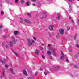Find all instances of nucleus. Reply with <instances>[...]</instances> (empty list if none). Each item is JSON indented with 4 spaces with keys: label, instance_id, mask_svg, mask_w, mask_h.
I'll use <instances>...</instances> for the list:
<instances>
[{
    "label": "nucleus",
    "instance_id": "1",
    "mask_svg": "<svg viewBox=\"0 0 79 79\" xmlns=\"http://www.w3.org/2000/svg\"><path fill=\"white\" fill-rule=\"evenodd\" d=\"M28 45L29 47H31V46H32V44L35 43V41L33 40H32L31 39H28Z\"/></svg>",
    "mask_w": 79,
    "mask_h": 79
},
{
    "label": "nucleus",
    "instance_id": "2",
    "mask_svg": "<svg viewBox=\"0 0 79 79\" xmlns=\"http://www.w3.org/2000/svg\"><path fill=\"white\" fill-rule=\"evenodd\" d=\"M64 30L63 29H59V32L61 34L63 35L64 34Z\"/></svg>",
    "mask_w": 79,
    "mask_h": 79
},
{
    "label": "nucleus",
    "instance_id": "3",
    "mask_svg": "<svg viewBox=\"0 0 79 79\" xmlns=\"http://www.w3.org/2000/svg\"><path fill=\"white\" fill-rule=\"evenodd\" d=\"M1 61L2 63V65H4V64H5V63H6V60L4 59L3 60H1Z\"/></svg>",
    "mask_w": 79,
    "mask_h": 79
},
{
    "label": "nucleus",
    "instance_id": "4",
    "mask_svg": "<svg viewBox=\"0 0 79 79\" xmlns=\"http://www.w3.org/2000/svg\"><path fill=\"white\" fill-rule=\"evenodd\" d=\"M62 54L63 55V56H61L60 59L63 60H64V57H66V55H64L63 52L62 53Z\"/></svg>",
    "mask_w": 79,
    "mask_h": 79
},
{
    "label": "nucleus",
    "instance_id": "5",
    "mask_svg": "<svg viewBox=\"0 0 79 79\" xmlns=\"http://www.w3.org/2000/svg\"><path fill=\"white\" fill-rule=\"evenodd\" d=\"M54 27V26L52 25H49V29H50V30H53V27Z\"/></svg>",
    "mask_w": 79,
    "mask_h": 79
},
{
    "label": "nucleus",
    "instance_id": "6",
    "mask_svg": "<svg viewBox=\"0 0 79 79\" xmlns=\"http://www.w3.org/2000/svg\"><path fill=\"white\" fill-rule=\"evenodd\" d=\"M60 68V67L57 66L56 67H55L54 69V70L56 71H57L58 69H59Z\"/></svg>",
    "mask_w": 79,
    "mask_h": 79
},
{
    "label": "nucleus",
    "instance_id": "7",
    "mask_svg": "<svg viewBox=\"0 0 79 79\" xmlns=\"http://www.w3.org/2000/svg\"><path fill=\"white\" fill-rule=\"evenodd\" d=\"M12 39H13V42L14 44H16V39H15L13 36L12 37Z\"/></svg>",
    "mask_w": 79,
    "mask_h": 79
},
{
    "label": "nucleus",
    "instance_id": "8",
    "mask_svg": "<svg viewBox=\"0 0 79 79\" xmlns=\"http://www.w3.org/2000/svg\"><path fill=\"white\" fill-rule=\"evenodd\" d=\"M23 73L24 75H25V76H27V71H26V70L25 69L23 70Z\"/></svg>",
    "mask_w": 79,
    "mask_h": 79
},
{
    "label": "nucleus",
    "instance_id": "9",
    "mask_svg": "<svg viewBox=\"0 0 79 79\" xmlns=\"http://www.w3.org/2000/svg\"><path fill=\"white\" fill-rule=\"evenodd\" d=\"M19 33V32H18L17 31H14V34H15V35H18V34Z\"/></svg>",
    "mask_w": 79,
    "mask_h": 79
},
{
    "label": "nucleus",
    "instance_id": "10",
    "mask_svg": "<svg viewBox=\"0 0 79 79\" xmlns=\"http://www.w3.org/2000/svg\"><path fill=\"white\" fill-rule=\"evenodd\" d=\"M47 53L48 55H49V56L51 55V54H52V52L49 51H48L47 52Z\"/></svg>",
    "mask_w": 79,
    "mask_h": 79
},
{
    "label": "nucleus",
    "instance_id": "11",
    "mask_svg": "<svg viewBox=\"0 0 79 79\" xmlns=\"http://www.w3.org/2000/svg\"><path fill=\"white\" fill-rule=\"evenodd\" d=\"M60 15L59 14H58L57 15V17H56V19L60 20Z\"/></svg>",
    "mask_w": 79,
    "mask_h": 79
},
{
    "label": "nucleus",
    "instance_id": "12",
    "mask_svg": "<svg viewBox=\"0 0 79 79\" xmlns=\"http://www.w3.org/2000/svg\"><path fill=\"white\" fill-rule=\"evenodd\" d=\"M5 76V73L4 72H3L2 73V74L0 77H3Z\"/></svg>",
    "mask_w": 79,
    "mask_h": 79
},
{
    "label": "nucleus",
    "instance_id": "13",
    "mask_svg": "<svg viewBox=\"0 0 79 79\" xmlns=\"http://www.w3.org/2000/svg\"><path fill=\"white\" fill-rule=\"evenodd\" d=\"M24 22H26V23H30V21L29 20H27L26 19L24 20Z\"/></svg>",
    "mask_w": 79,
    "mask_h": 79
},
{
    "label": "nucleus",
    "instance_id": "14",
    "mask_svg": "<svg viewBox=\"0 0 79 79\" xmlns=\"http://www.w3.org/2000/svg\"><path fill=\"white\" fill-rule=\"evenodd\" d=\"M9 44L10 47H13V42H10Z\"/></svg>",
    "mask_w": 79,
    "mask_h": 79
},
{
    "label": "nucleus",
    "instance_id": "15",
    "mask_svg": "<svg viewBox=\"0 0 79 79\" xmlns=\"http://www.w3.org/2000/svg\"><path fill=\"white\" fill-rule=\"evenodd\" d=\"M35 52L36 53L37 55H38V56H39V51L37 50H36L35 51Z\"/></svg>",
    "mask_w": 79,
    "mask_h": 79
},
{
    "label": "nucleus",
    "instance_id": "16",
    "mask_svg": "<svg viewBox=\"0 0 79 79\" xmlns=\"http://www.w3.org/2000/svg\"><path fill=\"white\" fill-rule=\"evenodd\" d=\"M56 50V49H53V52H54V55L55 56L56 55V53H55Z\"/></svg>",
    "mask_w": 79,
    "mask_h": 79
},
{
    "label": "nucleus",
    "instance_id": "17",
    "mask_svg": "<svg viewBox=\"0 0 79 79\" xmlns=\"http://www.w3.org/2000/svg\"><path fill=\"white\" fill-rule=\"evenodd\" d=\"M77 34H76L75 35V36L74 37V38L75 39V40H76V37H77Z\"/></svg>",
    "mask_w": 79,
    "mask_h": 79
},
{
    "label": "nucleus",
    "instance_id": "18",
    "mask_svg": "<svg viewBox=\"0 0 79 79\" xmlns=\"http://www.w3.org/2000/svg\"><path fill=\"white\" fill-rule=\"evenodd\" d=\"M26 5H27V6H28L30 4L29 3V2H27L26 3Z\"/></svg>",
    "mask_w": 79,
    "mask_h": 79
},
{
    "label": "nucleus",
    "instance_id": "19",
    "mask_svg": "<svg viewBox=\"0 0 79 79\" xmlns=\"http://www.w3.org/2000/svg\"><path fill=\"white\" fill-rule=\"evenodd\" d=\"M38 73H39V72H38V71H36L35 73V76H37V74H38Z\"/></svg>",
    "mask_w": 79,
    "mask_h": 79
},
{
    "label": "nucleus",
    "instance_id": "20",
    "mask_svg": "<svg viewBox=\"0 0 79 79\" xmlns=\"http://www.w3.org/2000/svg\"><path fill=\"white\" fill-rule=\"evenodd\" d=\"M67 31H68L69 30V29H70V27H67Z\"/></svg>",
    "mask_w": 79,
    "mask_h": 79
},
{
    "label": "nucleus",
    "instance_id": "21",
    "mask_svg": "<svg viewBox=\"0 0 79 79\" xmlns=\"http://www.w3.org/2000/svg\"><path fill=\"white\" fill-rule=\"evenodd\" d=\"M27 15L28 16H29L30 17H31V15L30 13H27Z\"/></svg>",
    "mask_w": 79,
    "mask_h": 79
},
{
    "label": "nucleus",
    "instance_id": "22",
    "mask_svg": "<svg viewBox=\"0 0 79 79\" xmlns=\"http://www.w3.org/2000/svg\"><path fill=\"white\" fill-rule=\"evenodd\" d=\"M10 71L11 72H13V69L10 68Z\"/></svg>",
    "mask_w": 79,
    "mask_h": 79
},
{
    "label": "nucleus",
    "instance_id": "23",
    "mask_svg": "<svg viewBox=\"0 0 79 79\" xmlns=\"http://www.w3.org/2000/svg\"><path fill=\"white\" fill-rule=\"evenodd\" d=\"M56 38L57 39H60V36H56Z\"/></svg>",
    "mask_w": 79,
    "mask_h": 79
},
{
    "label": "nucleus",
    "instance_id": "24",
    "mask_svg": "<svg viewBox=\"0 0 79 79\" xmlns=\"http://www.w3.org/2000/svg\"><path fill=\"white\" fill-rule=\"evenodd\" d=\"M5 68H8V66L7 65L5 64Z\"/></svg>",
    "mask_w": 79,
    "mask_h": 79
},
{
    "label": "nucleus",
    "instance_id": "25",
    "mask_svg": "<svg viewBox=\"0 0 79 79\" xmlns=\"http://www.w3.org/2000/svg\"><path fill=\"white\" fill-rule=\"evenodd\" d=\"M24 1H23V0H21V3H22V4H23V3H24Z\"/></svg>",
    "mask_w": 79,
    "mask_h": 79
},
{
    "label": "nucleus",
    "instance_id": "26",
    "mask_svg": "<svg viewBox=\"0 0 79 79\" xmlns=\"http://www.w3.org/2000/svg\"><path fill=\"white\" fill-rule=\"evenodd\" d=\"M1 15H4V12L3 11H2L1 12Z\"/></svg>",
    "mask_w": 79,
    "mask_h": 79
},
{
    "label": "nucleus",
    "instance_id": "27",
    "mask_svg": "<svg viewBox=\"0 0 79 79\" xmlns=\"http://www.w3.org/2000/svg\"><path fill=\"white\" fill-rule=\"evenodd\" d=\"M40 49L41 50H43V48H42V47H41V46H40Z\"/></svg>",
    "mask_w": 79,
    "mask_h": 79
},
{
    "label": "nucleus",
    "instance_id": "28",
    "mask_svg": "<svg viewBox=\"0 0 79 79\" xmlns=\"http://www.w3.org/2000/svg\"><path fill=\"white\" fill-rule=\"evenodd\" d=\"M42 58H43V59H45V56L44 55H42Z\"/></svg>",
    "mask_w": 79,
    "mask_h": 79
},
{
    "label": "nucleus",
    "instance_id": "29",
    "mask_svg": "<svg viewBox=\"0 0 79 79\" xmlns=\"http://www.w3.org/2000/svg\"><path fill=\"white\" fill-rule=\"evenodd\" d=\"M14 53L15 55H16L17 56H18V54L17 53H16L14 52Z\"/></svg>",
    "mask_w": 79,
    "mask_h": 79
},
{
    "label": "nucleus",
    "instance_id": "30",
    "mask_svg": "<svg viewBox=\"0 0 79 79\" xmlns=\"http://www.w3.org/2000/svg\"><path fill=\"white\" fill-rule=\"evenodd\" d=\"M3 38H5V39H6V38H7V36H6V35L4 36Z\"/></svg>",
    "mask_w": 79,
    "mask_h": 79
},
{
    "label": "nucleus",
    "instance_id": "31",
    "mask_svg": "<svg viewBox=\"0 0 79 79\" xmlns=\"http://www.w3.org/2000/svg\"><path fill=\"white\" fill-rule=\"evenodd\" d=\"M6 48H8V45L6 44Z\"/></svg>",
    "mask_w": 79,
    "mask_h": 79
},
{
    "label": "nucleus",
    "instance_id": "32",
    "mask_svg": "<svg viewBox=\"0 0 79 79\" xmlns=\"http://www.w3.org/2000/svg\"><path fill=\"white\" fill-rule=\"evenodd\" d=\"M74 67L75 68H77L78 67L77 66H76V65H74Z\"/></svg>",
    "mask_w": 79,
    "mask_h": 79
},
{
    "label": "nucleus",
    "instance_id": "33",
    "mask_svg": "<svg viewBox=\"0 0 79 79\" xmlns=\"http://www.w3.org/2000/svg\"><path fill=\"white\" fill-rule=\"evenodd\" d=\"M8 4H10V5H12V2H9V3H8Z\"/></svg>",
    "mask_w": 79,
    "mask_h": 79
},
{
    "label": "nucleus",
    "instance_id": "34",
    "mask_svg": "<svg viewBox=\"0 0 79 79\" xmlns=\"http://www.w3.org/2000/svg\"><path fill=\"white\" fill-rule=\"evenodd\" d=\"M41 19H44V17H41Z\"/></svg>",
    "mask_w": 79,
    "mask_h": 79
},
{
    "label": "nucleus",
    "instance_id": "35",
    "mask_svg": "<svg viewBox=\"0 0 79 79\" xmlns=\"http://www.w3.org/2000/svg\"><path fill=\"white\" fill-rule=\"evenodd\" d=\"M49 58H50L51 60H52V57L51 56H50L49 57Z\"/></svg>",
    "mask_w": 79,
    "mask_h": 79
},
{
    "label": "nucleus",
    "instance_id": "36",
    "mask_svg": "<svg viewBox=\"0 0 79 79\" xmlns=\"http://www.w3.org/2000/svg\"><path fill=\"white\" fill-rule=\"evenodd\" d=\"M44 74L45 75H47V73L46 72H44Z\"/></svg>",
    "mask_w": 79,
    "mask_h": 79
},
{
    "label": "nucleus",
    "instance_id": "37",
    "mask_svg": "<svg viewBox=\"0 0 79 79\" xmlns=\"http://www.w3.org/2000/svg\"><path fill=\"white\" fill-rule=\"evenodd\" d=\"M76 47H78V48H79V45L77 44Z\"/></svg>",
    "mask_w": 79,
    "mask_h": 79
},
{
    "label": "nucleus",
    "instance_id": "38",
    "mask_svg": "<svg viewBox=\"0 0 79 79\" xmlns=\"http://www.w3.org/2000/svg\"><path fill=\"white\" fill-rule=\"evenodd\" d=\"M33 39L34 40H37V39H36V38L35 37H33Z\"/></svg>",
    "mask_w": 79,
    "mask_h": 79
},
{
    "label": "nucleus",
    "instance_id": "39",
    "mask_svg": "<svg viewBox=\"0 0 79 79\" xmlns=\"http://www.w3.org/2000/svg\"><path fill=\"white\" fill-rule=\"evenodd\" d=\"M20 23H23V21H21V20L20 21Z\"/></svg>",
    "mask_w": 79,
    "mask_h": 79
},
{
    "label": "nucleus",
    "instance_id": "40",
    "mask_svg": "<svg viewBox=\"0 0 79 79\" xmlns=\"http://www.w3.org/2000/svg\"><path fill=\"white\" fill-rule=\"evenodd\" d=\"M40 71H43V69L42 68H40Z\"/></svg>",
    "mask_w": 79,
    "mask_h": 79
},
{
    "label": "nucleus",
    "instance_id": "41",
    "mask_svg": "<svg viewBox=\"0 0 79 79\" xmlns=\"http://www.w3.org/2000/svg\"><path fill=\"white\" fill-rule=\"evenodd\" d=\"M6 1L7 2H8L9 3L10 2H9V0H6Z\"/></svg>",
    "mask_w": 79,
    "mask_h": 79
},
{
    "label": "nucleus",
    "instance_id": "42",
    "mask_svg": "<svg viewBox=\"0 0 79 79\" xmlns=\"http://www.w3.org/2000/svg\"><path fill=\"white\" fill-rule=\"evenodd\" d=\"M3 27H2V25H0V28H2Z\"/></svg>",
    "mask_w": 79,
    "mask_h": 79
},
{
    "label": "nucleus",
    "instance_id": "43",
    "mask_svg": "<svg viewBox=\"0 0 79 79\" xmlns=\"http://www.w3.org/2000/svg\"><path fill=\"white\" fill-rule=\"evenodd\" d=\"M68 1L69 2H72V0H68Z\"/></svg>",
    "mask_w": 79,
    "mask_h": 79
},
{
    "label": "nucleus",
    "instance_id": "44",
    "mask_svg": "<svg viewBox=\"0 0 79 79\" xmlns=\"http://www.w3.org/2000/svg\"><path fill=\"white\" fill-rule=\"evenodd\" d=\"M15 3H17L18 2V0H15Z\"/></svg>",
    "mask_w": 79,
    "mask_h": 79
},
{
    "label": "nucleus",
    "instance_id": "45",
    "mask_svg": "<svg viewBox=\"0 0 79 79\" xmlns=\"http://www.w3.org/2000/svg\"><path fill=\"white\" fill-rule=\"evenodd\" d=\"M28 79H32V77H29Z\"/></svg>",
    "mask_w": 79,
    "mask_h": 79
},
{
    "label": "nucleus",
    "instance_id": "46",
    "mask_svg": "<svg viewBox=\"0 0 79 79\" xmlns=\"http://www.w3.org/2000/svg\"><path fill=\"white\" fill-rule=\"evenodd\" d=\"M71 21L73 23H74V21L73 20H71Z\"/></svg>",
    "mask_w": 79,
    "mask_h": 79
},
{
    "label": "nucleus",
    "instance_id": "47",
    "mask_svg": "<svg viewBox=\"0 0 79 79\" xmlns=\"http://www.w3.org/2000/svg\"><path fill=\"white\" fill-rule=\"evenodd\" d=\"M12 74H15V73L13 72V71L12 72Z\"/></svg>",
    "mask_w": 79,
    "mask_h": 79
},
{
    "label": "nucleus",
    "instance_id": "48",
    "mask_svg": "<svg viewBox=\"0 0 79 79\" xmlns=\"http://www.w3.org/2000/svg\"><path fill=\"white\" fill-rule=\"evenodd\" d=\"M69 18L70 19H71V20H72V19H71V17H69Z\"/></svg>",
    "mask_w": 79,
    "mask_h": 79
},
{
    "label": "nucleus",
    "instance_id": "49",
    "mask_svg": "<svg viewBox=\"0 0 79 79\" xmlns=\"http://www.w3.org/2000/svg\"><path fill=\"white\" fill-rule=\"evenodd\" d=\"M77 23L78 24H79V20H77Z\"/></svg>",
    "mask_w": 79,
    "mask_h": 79
},
{
    "label": "nucleus",
    "instance_id": "50",
    "mask_svg": "<svg viewBox=\"0 0 79 79\" xmlns=\"http://www.w3.org/2000/svg\"><path fill=\"white\" fill-rule=\"evenodd\" d=\"M32 5L33 6H35V4H33Z\"/></svg>",
    "mask_w": 79,
    "mask_h": 79
},
{
    "label": "nucleus",
    "instance_id": "51",
    "mask_svg": "<svg viewBox=\"0 0 79 79\" xmlns=\"http://www.w3.org/2000/svg\"><path fill=\"white\" fill-rule=\"evenodd\" d=\"M10 64H11V65H12V64L11 63V62H10Z\"/></svg>",
    "mask_w": 79,
    "mask_h": 79
},
{
    "label": "nucleus",
    "instance_id": "52",
    "mask_svg": "<svg viewBox=\"0 0 79 79\" xmlns=\"http://www.w3.org/2000/svg\"><path fill=\"white\" fill-rule=\"evenodd\" d=\"M68 59H66V62H68Z\"/></svg>",
    "mask_w": 79,
    "mask_h": 79
},
{
    "label": "nucleus",
    "instance_id": "53",
    "mask_svg": "<svg viewBox=\"0 0 79 79\" xmlns=\"http://www.w3.org/2000/svg\"><path fill=\"white\" fill-rule=\"evenodd\" d=\"M47 73H49L50 72H49V71H47Z\"/></svg>",
    "mask_w": 79,
    "mask_h": 79
},
{
    "label": "nucleus",
    "instance_id": "54",
    "mask_svg": "<svg viewBox=\"0 0 79 79\" xmlns=\"http://www.w3.org/2000/svg\"><path fill=\"white\" fill-rule=\"evenodd\" d=\"M48 47H50V44H48Z\"/></svg>",
    "mask_w": 79,
    "mask_h": 79
},
{
    "label": "nucleus",
    "instance_id": "55",
    "mask_svg": "<svg viewBox=\"0 0 79 79\" xmlns=\"http://www.w3.org/2000/svg\"><path fill=\"white\" fill-rule=\"evenodd\" d=\"M35 1V2H37V0H34V1Z\"/></svg>",
    "mask_w": 79,
    "mask_h": 79
},
{
    "label": "nucleus",
    "instance_id": "56",
    "mask_svg": "<svg viewBox=\"0 0 79 79\" xmlns=\"http://www.w3.org/2000/svg\"><path fill=\"white\" fill-rule=\"evenodd\" d=\"M44 14H46V12H44Z\"/></svg>",
    "mask_w": 79,
    "mask_h": 79
},
{
    "label": "nucleus",
    "instance_id": "57",
    "mask_svg": "<svg viewBox=\"0 0 79 79\" xmlns=\"http://www.w3.org/2000/svg\"><path fill=\"white\" fill-rule=\"evenodd\" d=\"M20 19H23V18H20Z\"/></svg>",
    "mask_w": 79,
    "mask_h": 79
},
{
    "label": "nucleus",
    "instance_id": "58",
    "mask_svg": "<svg viewBox=\"0 0 79 79\" xmlns=\"http://www.w3.org/2000/svg\"><path fill=\"white\" fill-rule=\"evenodd\" d=\"M0 6H2V4H0Z\"/></svg>",
    "mask_w": 79,
    "mask_h": 79
},
{
    "label": "nucleus",
    "instance_id": "59",
    "mask_svg": "<svg viewBox=\"0 0 79 79\" xmlns=\"http://www.w3.org/2000/svg\"><path fill=\"white\" fill-rule=\"evenodd\" d=\"M31 1H34V0H31Z\"/></svg>",
    "mask_w": 79,
    "mask_h": 79
},
{
    "label": "nucleus",
    "instance_id": "60",
    "mask_svg": "<svg viewBox=\"0 0 79 79\" xmlns=\"http://www.w3.org/2000/svg\"><path fill=\"white\" fill-rule=\"evenodd\" d=\"M47 1H49V0H47Z\"/></svg>",
    "mask_w": 79,
    "mask_h": 79
},
{
    "label": "nucleus",
    "instance_id": "61",
    "mask_svg": "<svg viewBox=\"0 0 79 79\" xmlns=\"http://www.w3.org/2000/svg\"><path fill=\"white\" fill-rule=\"evenodd\" d=\"M0 60V61H1V60Z\"/></svg>",
    "mask_w": 79,
    "mask_h": 79
},
{
    "label": "nucleus",
    "instance_id": "62",
    "mask_svg": "<svg viewBox=\"0 0 79 79\" xmlns=\"http://www.w3.org/2000/svg\"><path fill=\"white\" fill-rule=\"evenodd\" d=\"M0 29H1L0 28Z\"/></svg>",
    "mask_w": 79,
    "mask_h": 79
},
{
    "label": "nucleus",
    "instance_id": "63",
    "mask_svg": "<svg viewBox=\"0 0 79 79\" xmlns=\"http://www.w3.org/2000/svg\"><path fill=\"white\" fill-rule=\"evenodd\" d=\"M43 52V53L44 52Z\"/></svg>",
    "mask_w": 79,
    "mask_h": 79
},
{
    "label": "nucleus",
    "instance_id": "64",
    "mask_svg": "<svg viewBox=\"0 0 79 79\" xmlns=\"http://www.w3.org/2000/svg\"><path fill=\"white\" fill-rule=\"evenodd\" d=\"M79 0H78V1H79Z\"/></svg>",
    "mask_w": 79,
    "mask_h": 79
}]
</instances>
